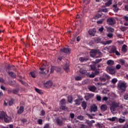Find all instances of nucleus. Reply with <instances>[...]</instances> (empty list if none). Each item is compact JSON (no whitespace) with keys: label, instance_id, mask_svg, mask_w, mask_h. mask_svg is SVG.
Segmentation results:
<instances>
[{"label":"nucleus","instance_id":"1","mask_svg":"<svg viewBox=\"0 0 128 128\" xmlns=\"http://www.w3.org/2000/svg\"><path fill=\"white\" fill-rule=\"evenodd\" d=\"M0 120H4L5 122H10V118L8 117L6 112L4 111L0 112Z\"/></svg>","mask_w":128,"mask_h":128},{"label":"nucleus","instance_id":"2","mask_svg":"<svg viewBox=\"0 0 128 128\" xmlns=\"http://www.w3.org/2000/svg\"><path fill=\"white\" fill-rule=\"evenodd\" d=\"M127 88L128 84L126 82H121L118 86V90L121 92H124L126 90Z\"/></svg>","mask_w":128,"mask_h":128},{"label":"nucleus","instance_id":"3","mask_svg":"<svg viewBox=\"0 0 128 128\" xmlns=\"http://www.w3.org/2000/svg\"><path fill=\"white\" fill-rule=\"evenodd\" d=\"M118 108H120V103H118L116 102H113L111 104L110 108L111 112H116Z\"/></svg>","mask_w":128,"mask_h":128},{"label":"nucleus","instance_id":"4","mask_svg":"<svg viewBox=\"0 0 128 128\" xmlns=\"http://www.w3.org/2000/svg\"><path fill=\"white\" fill-rule=\"evenodd\" d=\"M66 118H60V117L56 118V122L58 126H62L64 124V122H66Z\"/></svg>","mask_w":128,"mask_h":128},{"label":"nucleus","instance_id":"5","mask_svg":"<svg viewBox=\"0 0 128 128\" xmlns=\"http://www.w3.org/2000/svg\"><path fill=\"white\" fill-rule=\"evenodd\" d=\"M46 65L43 64L40 68V74H48V72H50L48 69L46 70V71H44V70H46Z\"/></svg>","mask_w":128,"mask_h":128},{"label":"nucleus","instance_id":"6","mask_svg":"<svg viewBox=\"0 0 128 128\" xmlns=\"http://www.w3.org/2000/svg\"><path fill=\"white\" fill-rule=\"evenodd\" d=\"M44 88H50L52 86V82L51 80L47 81L44 84Z\"/></svg>","mask_w":128,"mask_h":128},{"label":"nucleus","instance_id":"7","mask_svg":"<svg viewBox=\"0 0 128 128\" xmlns=\"http://www.w3.org/2000/svg\"><path fill=\"white\" fill-rule=\"evenodd\" d=\"M10 70H16L14 68V66L10 64H8L7 66H6V72H10Z\"/></svg>","mask_w":128,"mask_h":128},{"label":"nucleus","instance_id":"8","mask_svg":"<svg viewBox=\"0 0 128 128\" xmlns=\"http://www.w3.org/2000/svg\"><path fill=\"white\" fill-rule=\"evenodd\" d=\"M108 70H109L110 74H116V69L114 66H108L107 67Z\"/></svg>","mask_w":128,"mask_h":128},{"label":"nucleus","instance_id":"9","mask_svg":"<svg viewBox=\"0 0 128 128\" xmlns=\"http://www.w3.org/2000/svg\"><path fill=\"white\" fill-rule=\"evenodd\" d=\"M88 88L90 92H96L97 90L96 87L94 86H88Z\"/></svg>","mask_w":128,"mask_h":128},{"label":"nucleus","instance_id":"10","mask_svg":"<svg viewBox=\"0 0 128 128\" xmlns=\"http://www.w3.org/2000/svg\"><path fill=\"white\" fill-rule=\"evenodd\" d=\"M70 49L69 48H64L60 50L61 52H64V54H70Z\"/></svg>","mask_w":128,"mask_h":128},{"label":"nucleus","instance_id":"11","mask_svg":"<svg viewBox=\"0 0 128 128\" xmlns=\"http://www.w3.org/2000/svg\"><path fill=\"white\" fill-rule=\"evenodd\" d=\"M108 22L110 26H112L116 24V20L114 18H109L108 20Z\"/></svg>","mask_w":128,"mask_h":128},{"label":"nucleus","instance_id":"12","mask_svg":"<svg viewBox=\"0 0 128 128\" xmlns=\"http://www.w3.org/2000/svg\"><path fill=\"white\" fill-rule=\"evenodd\" d=\"M98 50H91L90 52V56L92 58H96Z\"/></svg>","mask_w":128,"mask_h":128},{"label":"nucleus","instance_id":"13","mask_svg":"<svg viewBox=\"0 0 128 128\" xmlns=\"http://www.w3.org/2000/svg\"><path fill=\"white\" fill-rule=\"evenodd\" d=\"M94 95L92 94H88L84 96V98L86 100H90V98L94 97Z\"/></svg>","mask_w":128,"mask_h":128},{"label":"nucleus","instance_id":"14","mask_svg":"<svg viewBox=\"0 0 128 128\" xmlns=\"http://www.w3.org/2000/svg\"><path fill=\"white\" fill-rule=\"evenodd\" d=\"M96 32V28L90 29L88 31L89 34H90V36H94Z\"/></svg>","mask_w":128,"mask_h":128},{"label":"nucleus","instance_id":"15","mask_svg":"<svg viewBox=\"0 0 128 128\" xmlns=\"http://www.w3.org/2000/svg\"><path fill=\"white\" fill-rule=\"evenodd\" d=\"M64 70L66 72H68L70 70V64H68L66 63L63 66Z\"/></svg>","mask_w":128,"mask_h":128},{"label":"nucleus","instance_id":"16","mask_svg":"<svg viewBox=\"0 0 128 128\" xmlns=\"http://www.w3.org/2000/svg\"><path fill=\"white\" fill-rule=\"evenodd\" d=\"M80 74L82 76H88V72L84 68H80Z\"/></svg>","mask_w":128,"mask_h":128},{"label":"nucleus","instance_id":"17","mask_svg":"<svg viewBox=\"0 0 128 128\" xmlns=\"http://www.w3.org/2000/svg\"><path fill=\"white\" fill-rule=\"evenodd\" d=\"M23 112H24V106H20L17 112V114H22Z\"/></svg>","mask_w":128,"mask_h":128},{"label":"nucleus","instance_id":"18","mask_svg":"<svg viewBox=\"0 0 128 128\" xmlns=\"http://www.w3.org/2000/svg\"><path fill=\"white\" fill-rule=\"evenodd\" d=\"M100 110L102 112H106V110H108V106L106 104H102L100 106Z\"/></svg>","mask_w":128,"mask_h":128},{"label":"nucleus","instance_id":"19","mask_svg":"<svg viewBox=\"0 0 128 128\" xmlns=\"http://www.w3.org/2000/svg\"><path fill=\"white\" fill-rule=\"evenodd\" d=\"M8 76H11V78H16V73L12 72H8Z\"/></svg>","mask_w":128,"mask_h":128},{"label":"nucleus","instance_id":"20","mask_svg":"<svg viewBox=\"0 0 128 128\" xmlns=\"http://www.w3.org/2000/svg\"><path fill=\"white\" fill-rule=\"evenodd\" d=\"M80 100L76 99L74 100V102L75 104H76V106H80V102H82V100H84V98H80Z\"/></svg>","mask_w":128,"mask_h":128},{"label":"nucleus","instance_id":"21","mask_svg":"<svg viewBox=\"0 0 128 128\" xmlns=\"http://www.w3.org/2000/svg\"><path fill=\"white\" fill-rule=\"evenodd\" d=\"M60 110H64L66 112L68 110V108L66 106V105H61L60 106Z\"/></svg>","mask_w":128,"mask_h":128},{"label":"nucleus","instance_id":"22","mask_svg":"<svg viewBox=\"0 0 128 128\" xmlns=\"http://www.w3.org/2000/svg\"><path fill=\"white\" fill-rule=\"evenodd\" d=\"M118 122L120 124H123V122H126V117L122 116V118H120L118 119Z\"/></svg>","mask_w":128,"mask_h":128},{"label":"nucleus","instance_id":"23","mask_svg":"<svg viewBox=\"0 0 128 128\" xmlns=\"http://www.w3.org/2000/svg\"><path fill=\"white\" fill-rule=\"evenodd\" d=\"M116 50V47L112 46L110 50V54H114Z\"/></svg>","mask_w":128,"mask_h":128},{"label":"nucleus","instance_id":"24","mask_svg":"<svg viewBox=\"0 0 128 128\" xmlns=\"http://www.w3.org/2000/svg\"><path fill=\"white\" fill-rule=\"evenodd\" d=\"M81 106L83 110H86V106H88V104H86V101H83Z\"/></svg>","mask_w":128,"mask_h":128},{"label":"nucleus","instance_id":"25","mask_svg":"<svg viewBox=\"0 0 128 128\" xmlns=\"http://www.w3.org/2000/svg\"><path fill=\"white\" fill-rule=\"evenodd\" d=\"M112 6H113V10H114V12H118V10H119V8H118V4H114Z\"/></svg>","mask_w":128,"mask_h":128},{"label":"nucleus","instance_id":"26","mask_svg":"<svg viewBox=\"0 0 128 128\" xmlns=\"http://www.w3.org/2000/svg\"><path fill=\"white\" fill-rule=\"evenodd\" d=\"M126 48H128V46L126 45H123L122 49V52H128V49Z\"/></svg>","mask_w":128,"mask_h":128},{"label":"nucleus","instance_id":"27","mask_svg":"<svg viewBox=\"0 0 128 128\" xmlns=\"http://www.w3.org/2000/svg\"><path fill=\"white\" fill-rule=\"evenodd\" d=\"M107 64L108 66H114V62L112 60H110L107 62Z\"/></svg>","mask_w":128,"mask_h":128},{"label":"nucleus","instance_id":"28","mask_svg":"<svg viewBox=\"0 0 128 128\" xmlns=\"http://www.w3.org/2000/svg\"><path fill=\"white\" fill-rule=\"evenodd\" d=\"M102 56V52H100L99 50H98L96 53V55L95 56V58H100Z\"/></svg>","mask_w":128,"mask_h":128},{"label":"nucleus","instance_id":"29","mask_svg":"<svg viewBox=\"0 0 128 128\" xmlns=\"http://www.w3.org/2000/svg\"><path fill=\"white\" fill-rule=\"evenodd\" d=\"M102 40L100 39V37L98 38H94V42H96V44H98V42H100Z\"/></svg>","mask_w":128,"mask_h":128},{"label":"nucleus","instance_id":"30","mask_svg":"<svg viewBox=\"0 0 128 128\" xmlns=\"http://www.w3.org/2000/svg\"><path fill=\"white\" fill-rule=\"evenodd\" d=\"M60 104L61 106H66V99L62 98L60 101Z\"/></svg>","mask_w":128,"mask_h":128},{"label":"nucleus","instance_id":"31","mask_svg":"<svg viewBox=\"0 0 128 128\" xmlns=\"http://www.w3.org/2000/svg\"><path fill=\"white\" fill-rule=\"evenodd\" d=\"M72 100H74V98H72V96H68V102H69L70 104H72Z\"/></svg>","mask_w":128,"mask_h":128},{"label":"nucleus","instance_id":"32","mask_svg":"<svg viewBox=\"0 0 128 128\" xmlns=\"http://www.w3.org/2000/svg\"><path fill=\"white\" fill-rule=\"evenodd\" d=\"M30 74L32 78H36V72L32 71L30 73Z\"/></svg>","mask_w":128,"mask_h":128},{"label":"nucleus","instance_id":"33","mask_svg":"<svg viewBox=\"0 0 128 128\" xmlns=\"http://www.w3.org/2000/svg\"><path fill=\"white\" fill-rule=\"evenodd\" d=\"M91 110L92 112H96L98 110V107L96 105H94L91 108Z\"/></svg>","mask_w":128,"mask_h":128},{"label":"nucleus","instance_id":"34","mask_svg":"<svg viewBox=\"0 0 128 128\" xmlns=\"http://www.w3.org/2000/svg\"><path fill=\"white\" fill-rule=\"evenodd\" d=\"M88 60V58H83V57H81L79 59V60H80V62H86V60Z\"/></svg>","mask_w":128,"mask_h":128},{"label":"nucleus","instance_id":"35","mask_svg":"<svg viewBox=\"0 0 128 128\" xmlns=\"http://www.w3.org/2000/svg\"><path fill=\"white\" fill-rule=\"evenodd\" d=\"M108 120H110V122H116V120H118V118L112 117V118H108Z\"/></svg>","mask_w":128,"mask_h":128},{"label":"nucleus","instance_id":"36","mask_svg":"<svg viewBox=\"0 0 128 128\" xmlns=\"http://www.w3.org/2000/svg\"><path fill=\"white\" fill-rule=\"evenodd\" d=\"M112 4V0H109L106 3V6H110V4Z\"/></svg>","mask_w":128,"mask_h":128},{"label":"nucleus","instance_id":"37","mask_svg":"<svg viewBox=\"0 0 128 128\" xmlns=\"http://www.w3.org/2000/svg\"><path fill=\"white\" fill-rule=\"evenodd\" d=\"M112 40H108L105 42H102V44H112Z\"/></svg>","mask_w":128,"mask_h":128},{"label":"nucleus","instance_id":"38","mask_svg":"<svg viewBox=\"0 0 128 128\" xmlns=\"http://www.w3.org/2000/svg\"><path fill=\"white\" fill-rule=\"evenodd\" d=\"M35 90H36V92H38L40 94H42V90H40L38 88H35Z\"/></svg>","mask_w":128,"mask_h":128},{"label":"nucleus","instance_id":"39","mask_svg":"<svg viewBox=\"0 0 128 128\" xmlns=\"http://www.w3.org/2000/svg\"><path fill=\"white\" fill-rule=\"evenodd\" d=\"M90 67L91 68L92 70H96V68L95 64H91L90 65Z\"/></svg>","mask_w":128,"mask_h":128},{"label":"nucleus","instance_id":"40","mask_svg":"<svg viewBox=\"0 0 128 128\" xmlns=\"http://www.w3.org/2000/svg\"><path fill=\"white\" fill-rule=\"evenodd\" d=\"M119 62L122 66H124V64H126V61L124 60L120 59Z\"/></svg>","mask_w":128,"mask_h":128},{"label":"nucleus","instance_id":"41","mask_svg":"<svg viewBox=\"0 0 128 128\" xmlns=\"http://www.w3.org/2000/svg\"><path fill=\"white\" fill-rule=\"evenodd\" d=\"M102 14H96L95 16L96 20H98V18H102Z\"/></svg>","mask_w":128,"mask_h":128},{"label":"nucleus","instance_id":"42","mask_svg":"<svg viewBox=\"0 0 128 128\" xmlns=\"http://www.w3.org/2000/svg\"><path fill=\"white\" fill-rule=\"evenodd\" d=\"M77 118L78 120H84V117L82 116H78Z\"/></svg>","mask_w":128,"mask_h":128},{"label":"nucleus","instance_id":"43","mask_svg":"<svg viewBox=\"0 0 128 128\" xmlns=\"http://www.w3.org/2000/svg\"><path fill=\"white\" fill-rule=\"evenodd\" d=\"M94 74L95 76H98V74H100V70H98V69H96L94 70Z\"/></svg>","mask_w":128,"mask_h":128},{"label":"nucleus","instance_id":"44","mask_svg":"<svg viewBox=\"0 0 128 128\" xmlns=\"http://www.w3.org/2000/svg\"><path fill=\"white\" fill-rule=\"evenodd\" d=\"M112 84H116V82H118V79L116 78L112 79Z\"/></svg>","mask_w":128,"mask_h":128},{"label":"nucleus","instance_id":"45","mask_svg":"<svg viewBox=\"0 0 128 128\" xmlns=\"http://www.w3.org/2000/svg\"><path fill=\"white\" fill-rule=\"evenodd\" d=\"M82 77L80 76H76L75 77L76 80H82Z\"/></svg>","mask_w":128,"mask_h":128},{"label":"nucleus","instance_id":"46","mask_svg":"<svg viewBox=\"0 0 128 128\" xmlns=\"http://www.w3.org/2000/svg\"><path fill=\"white\" fill-rule=\"evenodd\" d=\"M99 80H100V82H106V79L104 77H100L99 78Z\"/></svg>","mask_w":128,"mask_h":128},{"label":"nucleus","instance_id":"47","mask_svg":"<svg viewBox=\"0 0 128 128\" xmlns=\"http://www.w3.org/2000/svg\"><path fill=\"white\" fill-rule=\"evenodd\" d=\"M54 70H56V67H54V66H52L51 68H50L51 74H52V72H54Z\"/></svg>","mask_w":128,"mask_h":128},{"label":"nucleus","instance_id":"48","mask_svg":"<svg viewBox=\"0 0 128 128\" xmlns=\"http://www.w3.org/2000/svg\"><path fill=\"white\" fill-rule=\"evenodd\" d=\"M104 22V19H101L98 21H97L98 24H102Z\"/></svg>","mask_w":128,"mask_h":128},{"label":"nucleus","instance_id":"49","mask_svg":"<svg viewBox=\"0 0 128 128\" xmlns=\"http://www.w3.org/2000/svg\"><path fill=\"white\" fill-rule=\"evenodd\" d=\"M42 116H44L46 115V111H44V110H42L40 112V114Z\"/></svg>","mask_w":128,"mask_h":128},{"label":"nucleus","instance_id":"50","mask_svg":"<svg viewBox=\"0 0 128 128\" xmlns=\"http://www.w3.org/2000/svg\"><path fill=\"white\" fill-rule=\"evenodd\" d=\"M101 12H108V9L105 8H102L100 10Z\"/></svg>","mask_w":128,"mask_h":128},{"label":"nucleus","instance_id":"51","mask_svg":"<svg viewBox=\"0 0 128 128\" xmlns=\"http://www.w3.org/2000/svg\"><path fill=\"white\" fill-rule=\"evenodd\" d=\"M18 92V89H14L12 94H16Z\"/></svg>","mask_w":128,"mask_h":128},{"label":"nucleus","instance_id":"52","mask_svg":"<svg viewBox=\"0 0 128 128\" xmlns=\"http://www.w3.org/2000/svg\"><path fill=\"white\" fill-rule=\"evenodd\" d=\"M120 30L122 32H126V28L125 26H122L120 28Z\"/></svg>","mask_w":128,"mask_h":128},{"label":"nucleus","instance_id":"53","mask_svg":"<svg viewBox=\"0 0 128 128\" xmlns=\"http://www.w3.org/2000/svg\"><path fill=\"white\" fill-rule=\"evenodd\" d=\"M108 30L110 32H114V29L113 28H108Z\"/></svg>","mask_w":128,"mask_h":128},{"label":"nucleus","instance_id":"54","mask_svg":"<svg viewBox=\"0 0 128 128\" xmlns=\"http://www.w3.org/2000/svg\"><path fill=\"white\" fill-rule=\"evenodd\" d=\"M107 36L108 38H112V36H114V34H112V33H109L107 34Z\"/></svg>","mask_w":128,"mask_h":128},{"label":"nucleus","instance_id":"55","mask_svg":"<svg viewBox=\"0 0 128 128\" xmlns=\"http://www.w3.org/2000/svg\"><path fill=\"white\" fill-rule=\"evenodd\" d=\"M58 60H60V62H62V60H64V56H58Z\"/></svg>","mask_w":128,"mask_h":128},{"label":"nucleus","instance_id":"56","mask_svg":"<svg viewBox=\"0 0 128 128\" xmlns=\"http://www.w3.org/2000/svg\"><path fill=\"white\" fill-rule=\"evenodd\" d=\"M19 82H20L21 84H23V86H26V82L22 81V80H20Z\"/></svg>","mask_w":128,"mask_h":128},{"label":"nucleus","instance_id":"57","mask_svg":"<svg viewBox=\"0 0 128 128\" xmlns=\"http://www.w3.org/2000/svg\"><path fill=\"white\" fill-rule=\"evenodd\" d=\"M96 100L98 102H100V100H102V97L100 96H96Z\"/></svg>","mask_w":128,"mask_h":128},{"label":"nucleus","instance_id":"58","mask_svg":"<svg viewBox=\"0 0 128 128\" xmlns=\"http://www.w3.org/2000/svg\"><path fill=\"white\" fill-rule=\"evenodd\" d=\"M124 100H128V94H126L124 95Z\"/></svg>","mask_w":128,"mask_h":128},{"label":"nucleus","instance_id":"59","mask_svg":"<svg viewBox=\"0 0 128 128\" xmlns=\"http://www.w3.org/2000/svg\"><path fill=\"white\" fill-rule=\"evenodd\" d=\"M121 68H122V66L120 64H118L116 66V70H120V69Z\"/></svg>","mask_w":128,"mask_h":128},{"label":"nucleus","instance_id":"60","mask_svg":"<svg viewBox=\"0 0 128 128\" xmlns=\"http://www.w3.org/2000/svg\"><path fill=\"white\" fill-rule=\"evenodd\" d=\"M70 118L72 120V118H74V114L70 113Z\"/></svg>","mask_w":128,"mask_h":128},{"label":"nucleus","instance_id":"61","mask_svg":"<svg viewBox=\"0 0 128 128\" xmlns=\"http://www.w3.org/2000/svg\"><path fill=\"white\" fill-rule=\"evenodd\" d=\"M38 124H42V119H38Z\"/></svg>","mask_w":128,"mask_h":128},{"label":"nucleus","instance_id":"62","mask_svg":"<svg viewBox=\"0 0 128 128\" xmlns=\"http://www.w3.org/2000/svg\"><path fill=\"white\" fill-rule=\"evenodd\" d=\"M81 128H88V127L86 125H84V124H81Z\"/></svg>","mask_w":128,"mask_h":128},{"label":"nucleus","instance_id":"63","mask_svg":"<svg viewBox=\"0 0 128 128\" xmlns=\"http://www.w3.org/2000/svg\"><path fill=\"white\" fill-rule=\"evenodd\" d=\"M123 18L126 21V22H128V16H123Z\"/></svg>","mask_w":128,"mask_h":128},{"label":"nucleus","instance_id":"64","mask_svg":"<svg viewBox=\"0 0 128 128\" xmlns=\"http://www.w3.org/2000/svg\"><path fill=\"white\" fill-rule=\"evenodd\" d=\"M128 114V111H124V112H122V116H126Z\"/></svg>","mask_w":128,"mask_h":128}]
</instances>
